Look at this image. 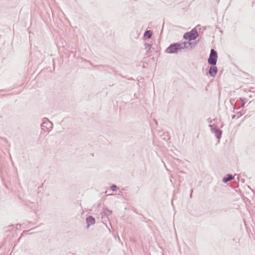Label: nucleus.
Instances as JSON below:
<instances>
[{
  "label": "nucleus",
  "mask_w": 255,
  "mask_h": 255,
  "mask_svg": "<svg viewBox=\"0 0 255 255\" xmlns=\"http://www.w3.org/2000/svg\"><path fill=\"white\" fill-rule=\"evenodd\" d=\"M181 47L179 43H173L171 44L165 50V52L170 54L177 53L181 50Z\"/></svg>",
  "instance_id": "obj_1"
},
{
  "label": "nucleus",
  "mask_w": 255,
  "mask_h": 255,
  "mask_svg": "<svg viewBox=\"0 0 255 255\" xmlns=\"http://www.w3.org/2000/svg\"><path fill=\"white\" fill-rule=\"evenodd\" d=\"M198 35L197 30L194 28L190 31L185 33L183 35V38L186 40L191 41L196 39Z\"/></svg>",
  "instance_id": "obj_2"
},
{
  "label": "nucleus",
  "mask_w": 255,
  "mask_h": 255,
  "mask_svg": "<svg viewBox=\"0 0 255 255\" xmlns=\"http://www.w3.org/2000/svg\"><path fill=\"white\" fill-rule=\"evenodd\" d=\"M218 59L217 52L214 49H211L209 57L208 59V63L211 66H215L217 64Z\"/></svg>",
  "instance_id": "obj_3"
},
{
  "label": "nucleus",
  "mask_w": 255,
  "mask_h": 255,
  "mask_svg": "<svg viewBox=\"0 0 255 255\" xmlns=\"http://www.w3.org/2000/svg\"><path fill=\"white\" fill-rule=\"evenodd\" d=\"M209 127L211 128V132L215 134V136L218 139V141L219 142L222 134V131L214 125H209Z\"/></svg>",
  "instance_id": "obj_4"
},
{
  "label": "nucleus",
  "mask_w": 255,
  "mask_h": 255,
  "mask_svg": "<svg viewBox=\"0 0 255 255\" xmlns=\"http://www.w3.org/2000/svg\"><path fill=\"white\" fill-rule=\"evenodd\" d=\"M52 123L49 121V120L47 118H44L43 120V123L42 124L41 126L43 128H46L47 129L52 128Z\"/></svg>",
  "instance_id": "obj_5"
},
{
  "label": "nucleus",
  "mask_w": 255,
  "mask_h": 255,
  "mask_svg": "<svg viewBox=\"0 0 255 255\" xmlns=\"http://www.w3.org/2000/svg\"><path fill=\"white\" fill-rule=\"evenodd\" d=\"M236 176H237V178H238V179H239V176L237 174H235V175L233 177L231 174H228L223 178L222 181L224 183H227V182L233 180V178H235Z\"/></svg>",
  "instance_id": "obj_6"
},
{
  "label": "nucleus",
  "mask_w": 255,
  "mask_h": 255,
  "mask_svg": "<svg viewBox=\"0 0 255 255\" xmlns=\"http://www.w3.org/2000/svg\"><path fill=\"white\" fill-rule=\"evenodd\" d=\"M217 72L218 69L216 66H212L210 67L209 73L210 76L214 77L217 75Z\"/></svg>",
  "instance_id": "obj_7"
},
{
  "label": "nucleus",
  "mask_w": 255,
  "mask_h": 255,
  "mask_svg": "<svg viewBox=\"0 0 255 255\" xmlns=\"http://www.w3.org/2000/svg\"><path fill=\"white\" fill-rule=\"evenodd\" d=\"M86 222L88 224V226L89 227L91 225H94L95 223V219L92 216H89L86 218Z\"/></svg>",
  "instance_id": "obj_8"
},
{
  "label": "nucleus",
  "mask_w": 255,
  "mask_h": 255,
  "mask_svg": "<svg viewBox=\"0 0 255 255\" xmlns=\"http://www.w3.org/2000/svg\"><path fill=\"white\" fill-rule=\"evenodd\" d=\"M179 43L181 49L188 48L190 45H191V43L188 41H184L183 42H180Z\"/></svg>",
  "instance_id": "obj_9"
},
{
  "label": "nucleus",
  "mask_w": 255,
  "mask_h": 255,
  "mask_svg": "<svg viewBox=\"0 0 255 255\" xmlns=\"http://www.w3.org/2000/svg\"><path fill=\"white\" fill-rule=\"evenodd\" d=\"M152 34V32H151V31L148 30H146L144 32V33L143 35L144 39H149L150 38H151Z\"/></svg>",
  "instance_id": "obj_10"
},
{
  "label": "nucleus",
  "mask_w": 255,
  "mask_h": 255,
  "mask_svg": "<svg viewBox=\"0 0 255 255\" xmlns=\"http://www.w3.org/2000/svg\"><path fill=\"white\" fill-rule=\"evenodd\" d=\"M112 211L108 208H104L102 211V213L104 216L108 217L112 214Z\"/></svg>",
  "instance_id": "obj_11"
},
{
  "label": "nucleus",
  "mask_w": 255,
  "mask_h": 255,
  "mask_svg": "<svg viewBox=\"0 0 255 255\" xmlns=\"http://www.w3.org/2000/svg\"><path fill=\"white\" fill-rule=\"evenodd\" d=\"M144 48L148 51L150 50L151 48V45L150 44L145 43L144 44Z\"/></svg>",
  "instance_id": "obj_12"
},
{
  "label": "nucleus",
  "mask_w": 255,
  "mask_h": 255,
  "mask_svg": "<svg viewBox=\"0 0 255 255\" xmlns=\"http://www.w3.org/2000/svg\"><path fill=\"white\" fill-rule=\"evenodd\" d=\"M240 101L241 102H242V107H244L245 106V104H246V103L247 102V100L246 99H245V98H240Z\"/></svg>",
  "instance_id": "obj_13"
},
{
  "label": "nucleus",
  "mask_w": 255,
  "mask_h": 255,
  "mask_svg": "<svg viewBox=\"0 0 255 255\" xmlns=\"http://www.w3.org/2000/svg\"><path fill=\"white\" fill-rule=\"evenodd\" d=\"M117 187L116 185L113 184L111 187L110 189L113 191H115L117 190Z\"/></svg>",
  "instance_id": "obj_14"
},
{
  "label": "nucleus",
  "mask_w": 255,
  "mask_h": 255,
  "mask_svg": "<svg viewBox=\"0 0 255 255\" xmlns=\"http://www.w3.org/2000/svg\"><path fill=\"white\" fill-rule=\"evenodd\" d=\"M238 114H239V116L238 118H239L240 117H241L242 115V114L240 113V112H238Z\"/></svg>",
  "instance_id": "obj_15"
},
{
  "label": "nucleus",
  "mask_w": 255,
  "mask_h": 255,
  "mask_svg": "<svg viewBox=\"0 0 255 255\" xmlns=\"http://www.w3.org/2000/svg\"><path fill=\"white\" fill-rule=\"evenodd\" d=\"M238 114H239V116L238 118H239L240 117H241L242 115V114L240 113V112H238Z\"/></svg>",
  "instance_id": "obj_16"
},
{
  "label": "nucleus",
  "mask_w": 255,
  "mask_h": 255,
  "mask_svg": "<svg viewBox=\"0 0 255 255\" xmlns=\"http://www.w3.org/2000/svg\"><path fill=\"white\" fill-rule=\"evenodd\" d=\"M235 117H236V116H235V115H233V116H232V119H235Z\"/></svg>",
  "instance_id": "obj_17"
},
{
  "label": "nucleus",
  "mask_w": 255,
  "mask_h": 255,
  "mask_svg": "<svg viewBox=\"0 0 255 255\" xmlns=\"http://www.w3.org/2000/svg\"><path fill=\"white\" fill-rule=\"evenodd\" d=\"M208 122H209V123H211V121H210L209 119L208 120Z\"/></svg>",
  "instance_id": "obj_18"
},
{
  "label": "nucleus",
  "mask_w": 255,
  "mask_h": 255,
  "mask_svg": "<svg viewBox=\"0 0 255 255\" xmlns=\"http://www.w3.org/2000/svg\"><path fill=\"white\" fill-rule=\"evenodd\" d=\"M155 124L157 125V122L156 120H155Z\"/></svg>",
  "instance_id": "obj_19"
},
{
  "label": "nucleus",
  "mask_w": 255,
  "mask_h": 255,
  "mask_svg": "<svg viewBox=\"0 0 255 255\" xmlns=\"http://www.w3.org/2000/svg\"><path fill=\"white\" fill-rule=\"evenodd\" d=\"M114 195L113 194H109L108 195Z\"/></svg>",
  "instance_id": "obj_20"
}]
</instances>
